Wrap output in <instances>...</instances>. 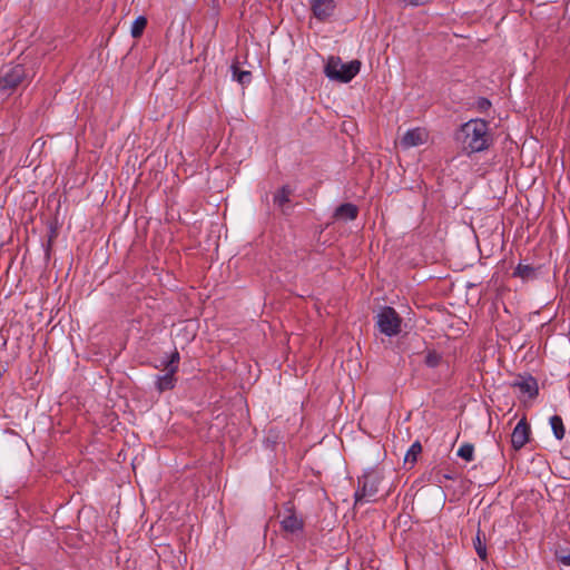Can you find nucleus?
Listing matches in <instances>:
<instances>
[{
	"label": "nucleus",
	"instance_id": "nucleus-2",
	"mask_svg": "<svg viewBox=\"0 0 570 570\" xmlns=\"http://www.w3.org/2000/svg\"><path fill=\"white\" fill-rule=\"evenodd\" d=\"M361 69L360 60H352L344 63L341 58L331 56L324 68L327 78L338 82H350Z\"/></svg>",
	"mask_w": 570,
	"mask_h": 570
},
{
	"label": "nucleus",
	"instance_id": "nucleus-20",
	"mask_svg": "<svg viewBox=\"0 0 570 570\" xmlns=\"http://www.w3.org/2000/svg\"><path fill=\"white\" fill-rule=\"evenodd\" d=\"M440 360L441 356L436 352L430 351L425 356V364L430 367H435L439 365Z\"/></svg>",
	"mask_w": 570,
	"mask_h": 570
},
{
	"label": "nucleus",
	"instance_id": "nucleus-11",
	"mask_svg": "<svg viewBox=\"0 0 570 570\" xmlns=\"http://www.w3.org/2000/svg\"><path fill=\"white\" fill-rule=\"evenodd\" d=\"M281 523H282L283 530H285L286 532H291V533L298 532L303 527L302 520L298 519L289 510H288V514L283 518Z\"/></svg>",
	"mask_w": 570,
	"mask_h": 570
},
{
	"label": "nucleus",
	"instance_id": "nucleus-10",
	"mask_svg": "<svg viewBox=\"0 0 570 570\" xmlns=\"http://www.w3.org/2000/svg\"><path fill=\"white\" fill-rule=\"evenodd\" d=\"M514 386L529 399H533L538 394V383L532 376L520 377L515 381Z\"/></svg>",
	"mask_w": 570,
	"mask_h": 570
},
{
	"label": "nucleus",
	"instance_id": "nucleus-13",
	"mask_svg": "<svg viewBox=\"0 0 570 570\" xmlns=\"http://www.w3.org/2000/svg\"><path fill=\"white\" fill-rule=\"evenodd\" d=\"M550 424H551V429L553 431L554 436L558 440L563 439V436H564V426H563L561 417L558 416V415H553L550 419Z\"/></svg>",
	"mask_w": 570,
	"mask_h": 570
},
{
	"label": "nucleus",
	"instance_id": "nucleus-12",
	"mask_svg": "<svg viewBox=\"0 0 570 570\" xmlns=\"http://www.w3.org/2000/svg\"><path fill=\"white\" fill-rule=\"evenodd\" d=\"M357 216V207L353 204L346 203L338 206L335 210V217L342 220H353Z\"/></svg>",
	"mask_w": 570,
	"mask_h": 570
},
{
	"label": "nucleus",
	"instance_id": "nucleus-6",
	"mask_svg": "<svg viewBox=\"0 0 570 570\" xmlns=\"http://www.w3.org/2000/svg\"><path fill=\"white\" fill-rule=\"evenodd\" d=\"M26 70L23 66L16 65L2 69L0 76V92L3 96H9L13 90L24 80Z\"/></svg>",
	"mask_w": 570,
	"mask_h": 570
},
{
	"label": "nucleus",
	"instance_id": "nucleus-15",
	"mask_svg": "<svg viewBox=\"0 0 570 570\" xmlns=\"http://www.w3.org/2000/svg\"><path fill=\"white\" fill-rule=\"evenodd\" d=\"M458 456L470 462L474 458V448L470 443L462 444L458 450Z\"/></svg>",
	"mask_w": 570,
	"mask_h": 570
},
{
	"label": "nucleus",
	"instance_id": "nucleus-23",
	"mask_svg": "<svg viewBox=\"0 0 570 570\" xmlns=\"http://www.w3.org/2000/svg\"><path fill=\"white\" fill-rule=\"evenodd\" d=\"M490 105H491L490 101L487 99H480V101H479V107L481 109H487L490 107Z\"/></svg>",
	"mask_w": 570,
	"mask_h": 570
},
{
	"label": "nucleus",
	"instance_id": "nucleus-1",
	"mask_svg": "<svg viewBox=\"0 0 570 570\" xmlns=\"http://www.w3.org/2000/svg\"><path fill=\"white\" fill-rule=\"evenodd\" d=\"M456 139L468 153L482 151L489 144L488 124L481 119H472L462 125Z\"/></svg>",
	"mask_w": 570,
	"mask_h": 570
},
{
	"label": "nucleus",
	"instance_id": "nucleus-17",
	"mask_svg": "<svg viewBox=\"0 0 570 570\" xmlns=\"http://www.w3.org/2000/svg\"><path fill=\"white\" fill-rule=\"evenodd\" d=\"M514 275L523 279L531 278L534 275V268L530 265L519 264L514 271Z\"/></svg>",
	"mask_w": 570,
	"mask_h": 570
},
{
	"label": "nucleus",
	"instance_id": "nucleus-18",
	"mask_svg": "<svg viewBox=\"0 0 570 570\" xmlns=\"http://www.w3.org/2000/svg\"><path fill=\"white\" fill-rule=\"evenodd\" d=\"M233 78L244 86L250 82L252 75L249 71H239L236 67H233Z\"/></svg>",
	"mask_w": 570,
	"mask_h": 570
},
{
	"label": "nucleus",
	"instance_id": "nucleus-21",
	"mask_svg": "<svg viewBox=\"0 0 570 570\" xmlns=\"http://www.w3.org/2000/svg\"><path fill=\"white\" fill-rule=\"evenodd\" d=\"M142 35V16H138L131 27V36L137 38Z\"/></svg>",
	"mask_w": 570,
	"mask_h": 570
},
{
	"label": "nucleus",
	"instance_id": "nucleus-16",
	"mask_svg": "<svg viewBox=\"0 0 570 570\" xmlns=\"http://www.w3.org/2000/svg\"><path fill=\"white\" fill-rule=\"evenodd\" d=\"M422 446L419 442H414L405 454V462L414 464L416 462L417 455L421 453Z\"/></svg>",
	"mask_w": 570,
	"mask_h": 570
},
{
	"label": "nucleus",
	"instance_id": "nucleus-3",
	"mask_svg": "<svg viewBox=\"0 0 570 570\" xmlns=\"http://www.w3.org/2000/svg\"><path fill=\"white\" fill-rule=\"evenodd\" d=\"M179 363V353L174 350L170 354L155 364V367H164L166 373L157 377L156 387L159 392L170 390L175 385V373Z\"/></svg>",
	"mask_w": 570,
	"mask_h": 570
},
{
	"label": "nucleus",
	"instance_id": "nucleus-22",
	"mask_svg": "<svg viewBox=\"0 0 570 570\" xmlns=\"http://www.w3.org/2000/svg\"><path fill=\"white\" fill-rule=\"evenodd\" d=\"M560 562L563 564V566H567V567H570V553L569 554H566V556H561L559 558Z\"/></svg>",
	"mask_w": 570,
	"mask_h": 570
},
{
	"label": "nucleus",
	"instance_id": "nucleus-9",
	"mask_svg": "<svg viewBox=\"0 0 570 570\" xmlns=\"http://www.w3.org/2000/svg\"><path fill=\"white\" fill-rule=\"evenodd\" d=\"M529 440V426L528 424L521 420L518 422V424L514 426L512 435H511V443L512 446L517 450L521 449Z\"/></svg>",
	"mask_w": 570,
	"mask_h": 570
},
{
	"label": "nucleus",
	"instance_id": "nucleus-4",
	"mask_svg": "<svg viewBox=\"0 0 570 570\" xmlns=\"http://www.w3.org/2000/svg\"><path fill=\"white\" fill-rule=\"evenodd\" d=\"M382 476L376 471L364 473V475L358 479V490L355 493L356 503L373 501L379 491Z\"/></svg>",
	"mask_w": 570,
	"mask_h": 570
},
{
	"label": "nucleus",
	"instance_id": "nucleus-7",
	"mask_svg": "<svg viewBox=\"0 0 570 570\" xmlns=\"http://www.w3.org/2000/svg\"><path fill=\"white\" fill-rule=\"evenodd\" d=\"M430 135L425 128L416 127L409 129L400 139V145L403 149H410L425 145L429 141Z\"/></svg>",
	"mask_w": 570,
	"mask_h": 570
},
{
	"label": "nucleus",
	"instance_id": "nucleus-19",
	"mask_svg": "<svg viewBox=\"0 0 570 570\" xmlns=\"http://www.w3.org/2000/svg\"><path fill=\"white\" fill-rule=\"evenodd\" d=\"M291 190L287 187H283L281 190L276 193L274 196V203L282 207L284 204L289 202Z\"/></svg>",
	"mask_w": 570,
	"mask_h": 570
},
{
	"label": "nucleus",
	"instance_id": "nucleus-14",
	"mask_svg": "<svg viewBox=\"0 0 570 570\" xmlns=\"http://www.w3.org/2000/svg\"><path fill=\"white\" fill-rule=\"evenodd\" d=\"M473 544H474V549H475L479 558L482 560H487V556H488L487 554V546H485L484 540L481 538L480 531L476 533Z\"/></svg>",
	"mask_w": 570,
	"mask_h": 570
},
{
	"label": "nucleus",
	"instance_id": "nucleus-8",
	"mask_svg": "<svg viewBox=\"0 0 570 570\" xmlns=\"http://www.w3.org/2000/svg\"><path fill=\"white\" fill-rule=\"evenodd\" d=\"M311 9L316 19L325 21L334 14L336 2L334 0H312Z\"/></svg>",
	"mask_w": 570,
	"mask_h": 570
},
{
	"label": "nucleus",
	"instance_id": "nucleus-5",
	"mask_svg": "<svg viewBox=\"0 0 570 570\" xmlns=\"http://www.w3.org/2000/svg\"><path fill=\"white\" fill-rule=\"evenodd\" d=\"M402 318L396 311L390 306L383 307L376 315V325L381 333L386 336H395L401 332Z\"/></svg>",
	"mask_w": 570,
	"mask_h": 570
}]
</instances>
